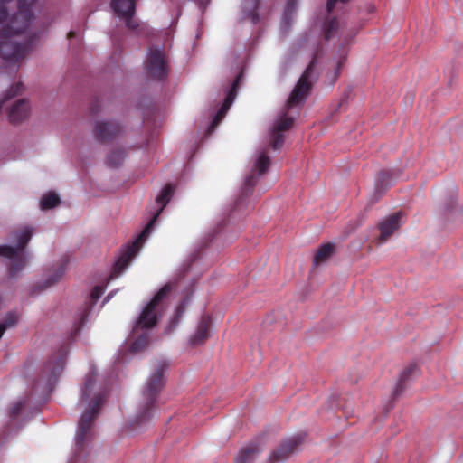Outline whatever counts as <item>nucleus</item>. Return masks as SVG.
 <instances>
[{"label": "nucleus", "mask_w": 463, "mask_h": 463, "mask_svg": "<svg viewBox=\"0 0 463 463\" xmlns=\"http://www.w3.org/2000/svg\"><path fill=\"white\" fill-rule=\"evenodd\" d=\"M241 78H242V72H240L236 76L234 80L232 81L231 88L227 90L226 97H225V99H224L222 105L221 106V108L219 109V110L217 111V113L214 115V117L213 118L212 124L208 129L209 133H211L214 130V128L217 127V125L220 123V121L224 118L227 111L232 105V103L236 98L237 90H238L240 81L241 80Z\"/></svg>", "instance_id": "nucleus-14"}, {"label": "nucleus", "mask_w": 463, "mask_h": 463, "mask_svg": "<svg viewBox=\"0 0 463 463\" xmlns=\"http://www.w3.org/2000/svg\"><path fill=\"white\" fill-rule=\"evenodd\" d=\"M167 367L168 363L165 361L158 362L148 377L142 392L143 404L133 420L134 428L147 422L153 417L157 394L165 385L164 371Z\"/></svg>", "instance_id": "nucleus-6"}, {"label": "nucleus", "mask_w": 463, "mask_h": 463, "mask_svg": "<svg viewBox=\"0 0 463 463\" xmlns=\"http://www.w3.org/2000/svg\"><path fill=\"white\" fill-rule=\"evenodd\" d=\"M260 0H243L241 4V13L243 19H250L252 24L259 22V15L257 9L260 5Z\"/></svg>", "instance_id": "nucleus-22"}, {"label": "nucleus", "mask_w": 463, "mask_h": 463, "mask_svg": "<svg viewBox=\"0 0 463 463\" xmlns=\"http://www.w3.org/2000/svg\"><path fill=\"white\" fill-rule=\"evenodd\" d=\"M28 398L19 399L9 410L11 419H15L24 408Z\"/></svg>", "instance_id": "nucleus-30"}, {"label": "nucleus", "mask_w": 463, "mask_h": 463, "mask_svg": "<svg viewBox=\"0 0 463 463\" xmlns=\"http://www.w3.org/2000/svg\"><path fill=\"white\" fill-rule=\"evenodd\" d=\"M67 351L61 347L43 364L38 378L32 385V392L41 396L48 395L63 372Z\"/></svg>", "instance_id": "nucleus-7"}, {"label": "nucleus", "mask_w": 463, "mask_h": 463, "mask_svg": "<svg viewBox=\"0 0 463 463\" xmlns=\"http://www.w3.org/2000/svg\"><path fill=\"white\" fill-rule=\"evenodd\" d=\"M312 47L314 51L308 66L299 78L287 103L279 110L272 123L269 134V144L274 150H279L282 147L286 132L288 131L293 124L295 118L290 114V110L295 108H299L304 103L309 91L313 70L317 63L318 52L321 49L317 41L312 43Z\"/></svg>", "instance_id": "nucleus-3"}, {"label": "nucleus", "mask_w": 463, "mask_h": 463, "mask_svg": "<svg viewBox=\"0 0 463 463\" xmlns=\"http://www.w3.org/2000/svg\"><path fill=\"white\" fill-rule=\"evenodd\" d=\"M400 213H396L385 218L379 224L380 236L378 238L379 243H383L395 231L401 226Z\"/></svg>", "instance_id": "nucleus-17"}, {"label": "nucleus", "mask_w": 463, "mask_h": 463, "mask_svg": "<svg viewBox=\"0 0 463 463\" xmlns=\"http://www.w3.org/2000/svg\"><path fill=\"white\" fill-rule=\"evenodd\" d=\"M392 179H391V173L388 171H381L378 174L375 185L376 189H382L386 188L387 186L391 185Z\"/></svg>", "instance_id": "nucleus-29"}, {"label": "nucleus", "mask_w": 463, "mask_h": 463, "mask_svg": "<svg viewBox=\"0 0 463 463\" xmlns=\"http://www.w3.org/2000/svg\"><path fill=\"white\" fill-rule=\"evenodd\" d=\"M270 164V158L266 147L258 148L251 159L250 174L245 177L241 188V196L236 202V207L242 203L244 198L248 197L255 186L259 177L266 173Z\"/></svg>", "instance_id": "nucleus-9"}, {"label": "nucleus", "mask_w": 463, "mask_h": 463, "mask_svg": "<svg viewBox=\"0 0 463 463\" xmlns=\"http://www.w3.org/2000/svg\"><path fill=\"white\" fill-rule=\"evenodd\" d=\"M115 293H116V290L111 291V292H110V293H109V295L104 298V300H103V303H102V304L104 305L105 303L109 302V301L112 298V297L114 296V294H115Z\"/></svg>", "instance_id": "nucleus-33"}, {"label": "nucleus", "mask_w": 463, "mask_h": 463, "mask_svg": "<svg viewBox=\"0 0 463 463\" xmlns=\"http://www.w3.org/2000/svg\"><path fill=\"white\" fill-rule=\"evenodd\" d=\"M343 30L335 18H327L322 25V32L326 40H329L335 35L343 37Z\"/></svg>", "instance_id": "nucleus-23"}, {"label": "nucleus", "mask_w": 463, "mask_h": 463, "mask_svg": "<svg viewBox=\"0 0 463 463\" xmlns=\"http://www.w3.org/2000/svg\"><path fill=\"white\" fill-rule=\"evenodd\" d=\"M175 287L176 282L166 283L143 307L129 335L131 352L141 351L146 346L149 340L148 331L157 324L163 316L167 307L169 294Z\"/></svg>", "instance_id": "nucleus-4"}, {"label": "nucleus", "mask_w": 463, "mask_h": 463, "mask_svg": "<svg viewBox=\"0 0 463 463\" xmlns=\"http://www.w3.org/2000/svg\"><path fill=\"white\" fill-rule=\"evenodd\" d=\"M261 451L262 446L260 442L250 443L240 450L235 463H253Z\"/></svg>", "instance_id": "nucleus-19"}, {"label": "nucleus", "mask_w": 463, "mask_h": 463, "mask_svg": "<svg viewBox=\"0 0 463 463\" xmlns=\"http://www.w3.org/2000/svg\"><path fill=\"white\" fill-rule=\"evenodd\" d=\"M40 0H0V56L14 71L33 49L38 35L33 30V11Z\"/></svg>", "instance_id": "nucleus-1"}, {"label": "nucleus", "mask_w": 463, "mask_h": 463, "mask_svg": "<svg viewBox=\"0 0 463 463\" xmlns=\"http://www.w3.org/2000/svg\"><path fill=\"white\" fill-rule=\"evenodd\" d=\"M186 305H187V299H184L179 304V306L176 307V309L175 311V314H174V317L171 319V322H170V325H169V328H168L169 331L172 330L173 328H175L177 326L181 317L183 316V314L184 312Z\"/></svg>", "instance_id": "nucleus-28"}, {"label": "nucleus", "mask_w": 463, "mask_h": 463, "mask_svg": "<svg viewBox=\"0 0 463 463\" xmlns=\"http://www.w3.org/2000/svg\"><path fill=\"white\" fill-rule=\"evenodd\" d=\"M29 112L30 105L28 100L21 99L11 107L8 118L12 123H19L29 116Z\"/></svg>", "instance_id": "nucleus-20"}, {"label": "nucleus", "mask_w": 463, "mask_h": 463, "mask_svg": "<svg viewBox=\"0 0 463 463\" xmlns=\"http://www.w3.org/2000/svg\"><path fill=\"white\" fill-rule=\"evenodd\" d=\"M106 286L97 285L90 293V301L85 303L84 307L79 310L76 315V322L73 325V335H76L84 324L88 321V317L92 310L93 306L100 298L105 291Z\"/></svg>", "instance_id": "nucleus-13"}, {"label": "nucleus", "mask_w": 463, "mask_h": 463, "mask_svg": "<svg viewBox=\"0 0 463 463\" xmlns=\"http://www.w3.org/2000/svg\"><path fill=\"white\" fill-rule=\"evenodd\" d=\"M349 0H327L326 3V12L328 14L332 13L333 10L336 7L338 3L345 4ZM297 9V0H286V5L282 14V24H281V32L282 33H286L290 28L293 17Z\"/></svg>", "instance_id": "nucleus-15"}, {"label": "nucleus", "mask_w": 463, "mask_h": 463, "mask_svg": "<svg viewBox=\"0 0 463 463\" xmlns=\"http://www.w3.org/2000/svg\"><path fill=\"white\" fill-rule=\"evenodd\" d=\"M146 76L151 80H163L168 74V63L163 47H149L144 62Z\"/></svg>", "instance_id": "nucleus-10"}, {"label": "nucleus", "mask_w": 463, "mask_h": 463, "mask_svg": "<svg viewBox=\"0 0 463 463\" xmlns=\"http://www.w3.org/2000/svg\"><path fill=\"white\" fill-rule=\"evenodd\" d=\"M108 395V386L99 379L97 371L91 368L84 379L78 405L83 408L75 434V449L68 463H82L84 452L94 438V420Z\"/></svg>", "instance_id": "nucleus-2"}, {"label": "nucleus", "mask_w": 463, "mask_h": 463, "mask_svg": "<svg viewBox=\"0 0 463 463\" xmlns=\"http://www.w3.org/2000/svg\"><path fill=\"white\" fill-rule=\"evenodd\" d=\"M59 196L54 193H48L43 195L40 201V207L42 210H48L55 207L60 203Z\"/></svg>", "instance_id": "nucleus-27"}, {"label": "nucleus", "mask_w": 463, "mask_h": 463, "mask_svg": "<svg viewBox=\"0 0 463 463\" xmlns=\"http://www.w3.org/2000/svg\"><path fill=\"white\" fill-rule=\"evenodd\" d=\"M306 44H307V39H306V38H305V39L302 41V43H299V46H300V47H303V46H305Z\"/></svg>", "instance_id": "nucleus-34"}, {"label": "nucleus", "mask_w": 463, "mask_h": 463, "mask_svg": "<svg viewBox=\"0 0 463 463\" xmlns=\"http://www.w3.org/2000/svg\"><path fill=\"white\" fill-rule=\"evenodd\" d=\"M343 42H345V43L347 42L346 37H343Z\"/></svg>", "instance_id": "nucleus-35"}, {"label": "nucleus", "mask_w": 463, "mask_h": 463, "mask_svg": "<svg viewBox=\"0 0 463 463\" xmlns=\"http://www.w3.org/2000/svg\"><path fill=\"white\" fill-rule=\"evenodd\" d=\"M345 59H346V52L342 51L338 57V60H337V67L335 70V78H337L338 75L340 74L341 65L345 61Z\"/></svg>", "instance_id": "nucleus-31"}, {"label": "nucleus", "mask_w": 463, "mask_h": 463, "mask_svg": "<svg viewBox=\"0 0 463 463\" xmlns=\"http://www.w3.org/2000/svg\"><path fill=\"white\" fill-rule=\"evenodd\" d=\"M419 373V369L416 364H411L405 368L400 374L396 386L392 392L394 397L400 395L405 389V383L408 380L415 377Z\"/></svg>", "instance_id": "nucleus-21"}, {"label": "nucleus", "mask_w": 463, "mask_h": 463, "mask_svg": "<svg viewBox=\"0 0 463 463\" xmlns=\"http://www.w3.org/2000/svg\"><path fill=\"white\" fill-rule=\"evenodd\" d=\"M65 272L64 266H60L53 273L48 276L44 281L39 286L41 289L47 288L57 283Z\"/></svg>", "instance_id": "nucleus-26"}, {"label": "nucleus", "mask_w": 463, "mask_h": 463, "mask_svg": "<svg viewBox=\"0 0 463 463\" xmlns=\"http://www.w3.org/2000/svg\"><path fill=\"white\" fill-rule=\"evenodd\" d=\"M211 317L203 316L195 328V331L189 338V344L193 346L202 345L210 336Z\"/></svg>", "instance_id": "nucleus-18"}, {"label": "nucleus", "mask_w": 463, "mask_h": 463, "mask_svg": "<svg viewBox=\"0 0 463 463\" xmlns=\"http://www.w3.org/2000/svg\"><path fill=\"white\" fill-rule=\"evenodd\" d=\"M32 235L33 229L25 226L12 234V240L15 243L14 246L0 245V256L9 260L11 276H15L26 265L28 255L24 248Z\"/></svg>", "instance_id": "nucleus-8"}, {"label": "nucleus", "mask_w": 463, "mask_h": 463, "mask_svg": "<svg viewBox=\"0 0 463 463\" xmlns=\"http://www.w3.org/2000/svg\"><path fill=\"white\" fill-rule=\"evenodd\" d=\"M305 435L298 434L288 438L269 456L271 463H280L286 461L290 456L298 451L300 445L304 441Z\"/></svg>", "instance_id": "nucleus-11"}, {"label": "nucleus", "mask_w": 463, "mask_h": 463, "mask_svg": "<svg viewBox=\"0 0 463 463\" xmlns=\"http://www.w3.org/2000/svg\"><path fill=\"white\" fill-rule=\"evenodd\" d=\"M126 156L127 153L123 149L112 150L107 156V164L109 166L118 167L123 163Z\"/></svg>", "instance_id": "nucleus-25"}, {"label": "nucleus", "mask_w": 463, "mask_h": 463, "mask_svg": "<svg viewBox=\"0 0 463 463\" xmlns=\"http://www.w3.org/2000/svg\"><path fill=\"white\" fill-rule=\"evenodd\" d=\"M456 203V201L454 198H450L449 202H448L445 205L444 212L446 214H449L450 213H454V205Z\"/></svg>", "instance_id": "nucleus-32"}, {"label": "nucleus", "mask_w": 463, "mask_h": 463, "mask_svg": "<svg viewBox=\"0 0 463 463\" xmlns=\"http://www.w3.org/2000/svg\"><path fill=\"white\" fill-rule=\"evenodd\" d=\"M111 8L116 14L124 19L128 29H137L139 24L133 17L136 11V0H111Z\"/></svg>", "instance_id": "nucleus-12"}, {"label": "nucleus", "mask_w": 463, "mask_h": 463, "mask_svg": "<svg viewBox=\"0 0 463 463\" xmlns=\"http://www.w3.org/2000/svg\"><path fill=\"white\" fill-rule=\"evenodd\" d=\"M335 246L332 243H326L318 249L314 258V265H318L321 262L327 260L334 252Z\"/></svg>", "instance_id": "nucleus-24"}, {"label": "nucleus", "mask_w": 463, "mask_h": 463, "mask_svg": "<svg viewBox=\"0 0 463 463\" xmlns=\"http://www.w3.org/2000/svg\"><path fill=\"white\" fill-rule=\"evenodd\" d=\"M121 127L112 120L97 121L93 128V135L99 141H110L121 133Z\"/></svg>", "instance_id": "nucleus-16"}, {"label": "nucleus", "mask_w": 463, "mask_h": 463, "mask_svg": "<svg viewBox=\"0 0 463 463\" xmlns=\"http://www.w3.org/2000/svg\"><path fill=\"white\" fill-rule=\"evenodd\" d=\"M174 188L171 184L165 185L159 194L156 196V203L160 206L157 213L153 216V218L150 220V222L146 224L143 232L138 235V237L136 239L135 241H133L131 244L126 245L121 252L120 255L116 260L110 277L109 279H114L118 278L123 271L128 268L130 261L135 258L137 251L140 250L142 244L145 242V241L147 239V237L150 235L156 219L165 207V205L170 201L171 196L173 195Z\"/></svg>", "instance_id": "nucleus-5"}]
</instances>
